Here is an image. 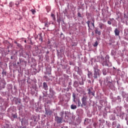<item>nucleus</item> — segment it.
<instances>
[{
	"label": "nucleus",
	"instance_id": "obj_34",
	"mask_svg": "<svg viewBox=\"0 0 128 128\" xmlns=\"http://www.w3.org/2000/svg\"><path fill=\"white\" fill-rule=\"evenodd\" d=\"M10 6H12V2L10 3Z\"/></svg>",
	"mask_w": 128,
	"mask_h": 128
},
{
	"label": "nucleus",
	"instance_id": "obj_43",
	"mask_svg": "<svg viewBox=\"0 0 128 128\" xmlns=\"http://www.w3.org/2000/svg\"><path fill=\"white\" fill-rule=\"evenodd\" d=\"M127 124H128V120L127 121Z\"/></svg>",
	"mask_w": 128,
	"mask_h": 128
},
{
	"label": "nucleus",
	"instance_id": "obj_37",
	"mask_svg": "<svg viewBox=\"0 0 128 128\" xmlns=\"http://www.w3.org/2000/svg\"><path fill=\"white\" fill-rule=\"evenodd\" d=\"M14 44H16V45L18 44L16 41H14Z\"/></svg>",
	"mask_w": 128,
	"mask_h": 128
},
{
	"label": "nucleus",
	"instance_id": "obj_29",
	"mask_svg": "<svg viewBox=\"0 0 128 128\" xmlns=\"http://www.w3.org/2000/svg\"><path fill=\"white\" fill-rule=\"evenodd\" d=\"M48 24H49V26H50V24H54V22H52V21H50V22H48Z\"/></svg>",
	"mask_w": 128,
	"mask_h": 128
},
{
	"label": "nucleus",
	"instance_id": "obj_39",
	"mask_svg": "<svg viewBox=\"0 0 128 128\" xmlns=\"http://www.w3.org/2000/svg\"><path fill=\"white\" fill-rule=\"evenodd\" d=\"M64 36V34H60V36Z\"/></svg>",
	"mask_w": 128,
	"mask_h": 128
},
{
	"label": "nucleus",
	"instance_id": "obj_12",
	"mask_svg": "<svg viewBox=\"0 0 128 128\" xmlns=\"http://www.w3.org/2000/svg\"><path fill=\"white\" fill-rule=\"evenodd\" d=\"M45 20H46V22H44V26H46V28H48V26H50V24L48 22V18H46L45 19Z\"/></svg>",
	"mask_w": 128,
	"mask_h": 128
},
{
	"label": "nucleus",
	"instance_id": "obj_18",
	"mask_svg": "<svg viewBox=\"0 0 128 128\" xmlns=\"http://www.w3.org/2000/svg\"><path fill=\"white\" fill-rule=\"evenodd\" d=\"M51 16L53 20H56V15H54V14H51Z\"/></svg>",
	"mask_w": 128,
	"mask_h": 128
},
{
	"label": "nucleus",
	"instance_id": "obj_38",
	"mask_svg": "<svg viewBox=\"0 0 128 128\" xmlns=\"http://www.w3.org/2000/svg\"><path fill=\"white\" fill-rule=\"evenodd\" d=\"M50 54V51H47V52H46V54Z\"/></svg>",
	"mask_w": 128,
	"mask_h": 128
},
{
	"label": "nucleus",
	"instance_id": "obj_17",
	"mask_svg": "<svg viewBox=\"0 0 128 128\" xmlns=\"http://www.w3.org/2000/svg\"><path fill=\"white\" fill-rule=\"evenodd\" d=\"M72 98H73V102H76V94L73 93Z\"/></svg>",
	"mask_w": 128,
	"mask_h": 128
},
{
	"label": "nucleus",
	"instance_id": "obj_27",
	"mask_svg": "<svg viewBox=\"0 0 128 128\" xmlns=\"http://www.w3.org/2000/svg\"><path fill=\"white\" fill-rule=\"evenodd\" d=\"M90 20H88L87 22H86V24H87L89 28H90Z\"/></svg>",
	"mask_w": 128,
	"mask_h": 128
},
{
	"label": "nucleus",
	"instance_id": "obj_1",
	"mask_svg": "<svg viewBox=\"0 0 128 128\" xmlns=\"http://www.w3.org/2000/svg\"><path fill=\"white\" fill-rule=\"evenodd\" d=\"M102 73L100 72V70L97 68H94V78H100Z\"/></svg>",
	"mask_w": 128,
	"mask_h": 128
},
{
	"label": "nucleus",
	"instance_id": "obj_7",
	"mask_svg": "<svg viewBox=\"0 0 128 128\" xmlns=\"http://www.w3.org/2000/svg\"><path fill=\"white\" fill-rule=\"evenodd\" d=\"M36 40H37V38H38L40 42H42V36L41 34H38L36 37H35Z\"/></svg>",
	"mask_w": 128,
	"mask_h": 128
},
{
	"label": "nucleus",
	"instance_id": "obj_45",
	"mask_svg": "<svg viewBox=\"0 0 128 128\" xmlns=\"http://www.w3.org/2000/svg\"><path fill=\"white\" fill-rule=\"evenodd\" d=\"M44 77H45V78H46V76H45Z\"/></svg>",
	"mask_w": 128,
	"mask_h": 128
},
{
	"label": "nucleus",
	"instance_id": "obj_30",
	"mask_svg": "<svg viewBox=\"0 0 128 128\" xmlns=\"http://www.w3.org/2000/svg\"><path fill=\"white\" fill-rule=\"evenodd\" d=\"M12 116L14 118H18V116H16V114H14Z\"/></svg>",
	"mask_w": 128,
	"mask_h": 128
},
{
	"label": "nucleus",
	"instance_id": "obj_41",
	"mask_svg": "<svg viewBox=\"0 0 128 128\" xmlns=\"http://www.w3.org/2000/svg\"><path fill=\"white\" fill-rule=\"evenodd\" d=\"M24 42L25 43H26V40H24Z\"/></svg>",
	"mask_w": 128,
	"mask_h": 128
},
{
	"label": "nucleus",
	"instance_id": "obj_24",
	"mask_svg": "<svg viewBox=\"0 0 128 128\" xmlns=\"http://www.w3.org/2000/svg\"><path fill=\"white\" fill-rule=\"evenodd\" d=\"M98 41H96L94 43V46H98Z\"/></svg>",
	"mask_w": 128,
	"mask_h": 128
},
{
	"label": "nucleus",
	"instance_id": "obj_4",
	"mask_svg": "<svg viewBox=\"0 0 128 128\" xmlns=\"http://www.w3.org/2000/svg\"><path fill=\"white\" fill-rule=\"evenodd\" d=\"M110 56L108 55H106L105 57V60L103 62V66H108V62H110Z\"/></svg>",
	"mask_w": 128,
	"mask_h": 128
},
{
	"label": "nucleus",
	"instance_id": "obj_21",
	"mask_svg": "<svg viewBox=\"0 0 128 128\" xmlns=\"http://www.w3.org/2000/svg\"><path fill=\"white\" fill-rule=\"evenodd\" d=\"M30 12H32V14H36V10L32 9L30 10Z\"/></svg>",
	"mask_w": 128,
	"mask_h": 128
},
{
	"label": "nucleus",
	"instance_id": "obj_11",
	"mask_svg": "<svg viewBox=\"0 0 128 128\" xmlns=\"http://www.w3.org/2000/svg\"><path fill=\"white\" fill-rule=\"evenodd\" d=\"M104 26H106V25H104V24H102V22L99 24V28L100 30L104 28Z\"/></svg>",
	"mask_w": 128,
	"mask_h": 128
},
{
	"label": "nucleus",
	"instance_id": "obj_32",
	"mask_svg": "<svg viewBox=\"0 0 128 128\" xmlns=\"http://www.w3.org/2000/svg\"><path fill=\"white\" fill-rule=\"evenodd\" d=\"M74 84H78V82H77V81H76L74 82Z\"/></svg>",
	"mask_w": 128,
	"mask_h": 128
},
{
	"label": "nucleus",
	"instance_id": "obj_5",
	"mask_svg": "<svg viewBox=\"0 0 128 128\" xmlns=\"http://www.w3.org/2000/svg\"><path fill=\"white\" fill-rule=\"evenodd\" d=\"M106 84L110 88H114V84L112 82L110 81H108V80H106Z\"/></svg>",
	"mask_w": 128,
	"mask_h": 128
},
{
	"label": "nucleus",
	"instance_id": "obj_31",
	"mask_svg": "<svg viewBox=\"0 0 128 128\" xmlns=\"http://www.w3.org/2000/svg\"><path fill=\"white\" fill-rule=\"evenodd\" d=\"M80 86H84V81H82V82H80Z\"/></svg>",
	"mask_w": 128,
	"mask_h": 128
},
{
	"label": "nucleus",
	"instance_id": "obj_14",
	"mask_svg": "<svg viewBox=\"0 0 128 128\" xmlns=\"http://www.w3.org/2000/svg\"><path fill=\"white\" fill-rule=\"evenodd\" d=\"M88 76L89 78H90V76H92V73L90 71H88Z\"/></svg>",
	"mask_w": 128,
	"mask_h": 128
},
{
	"label": "nucleus",
	"instance_id": "obj_40",
	"mask_svg": "<svg viewBox=\"0 0 128 128\" xmlns=\"http://www.w3.org/2000/svg\"><path fill=\"white\" fill-rule=\"evenodd\" d=\"M12 58H12V56L10 57V59H11V60H12Z\"/></svg>",
	"mask_w": 128,
	"mask_h": 128
},
{
	"label": "nucleus",
	"instance_id": "obj_44",
	"mask_svg": "<svg viewBox=\"0 0 128 128\" xmlns=\"http://www.w3.org/2000/svg\"><path fill=\"white\" fill-rule=\"evenodd\" d=\"M102 58V60H104V58Z\"/></svg>",
	"mask_w": 128,
	"mask_h": 128
},
{
	"label": "nucleus",
	"instance_id": "obj_42",
	"mask_svg": "<svg viewBox=\"0 0 128 128\" xmlns=\"http://www.w3.org/2000/svg\"><path fill=\"white\" fill-rule=\"evenodd\" d=\"M103 74H104V76H106V74H104V73H103Z\"/></svg>",
	"mask_w": 128,
	"mask_h": 128
},
{
	"label": "nucleus",
	"instance_id": "obj_9",
	"mask_svg": "<svg viewBox=\"0 0 128 128\" xmlns=\"http://www.w3.org/2000/svg\"><path fill=\"white\" fill-rule=\"evenodd\" d=\"M88 94H89V96H90V94H92V96H94V91L92 92V90L89 88L88 90Z\"/></svg>",
	"mask_w": 128,
	"mask_h": 128
},
{
	"label": "nucleus",
	"instance_id": "obj_2",
	"mask_svg": "<svg viewBox=\"0 0 128 128\" xmlns=\"http://www.w3.org/2000/svg\"><path fill=\"white\" fill-rule=\"evenodd\" d=\"M88 96H83L82 98L81 99L82 102V104L84 106H86V104H88Z\"/></svg>",
	"mask_w": 128,
	"mask_h": 128
},
{
	"label": "nucleus",
	"instance_id": "obj_22",
	"mask_svg": "<svg viewBox=\"0 0 128 128\" xmlns=\"http://www.w3.org/2000/svg\"><path fill=\"white\" fill-rule=\"evenodd\" d=\"M124 20H128V16L125 13L124 14Z\"/></svg>",
	"mask_w": 128,
	"mask_h": 128
},
{
	"label": "nucleus",
	"instance_id": "obj_33",
	"mask_svg": "<svg viewBox=\"0 0 128 128\" xmlns=\"http://www.w3.org/2000/svg\"><path fill=\"white\" fill-rule=\"evenodd\" d=\"M108 24H112V22L110 21H108Z\"/></svg>",
	"mask_w": 128,
	"mask_h": 128
},
{
	"label": "nucleus",
	"instance_id": "obj_6",
	"mask_svg": "<svg viewBox=\"0 0 128 128\" xmlns=\"http://www.w3.org/2000/svg\"><path fill=\"white\" fill-rule=\"evenodd\" d=\"M43 88L45 90H48V84H46V82L43 83Z\"/></svg>",
	"mask_w": 128,
	"mask_h": 128
},
{
	"label": "nucleus",
	"instance_id": "obj_46",
	"mask_svg": "<svg viewBox=\"0 0 128 128\" xmlns=\"http://www.w3.org/2000/svg\"><path fill=\"white\" fill-rule=\"evenodd\" d=\"M120 0L122 1V0Z\"/></svg>",
	"mask_w": 128,
	"mask_h": 128
},
{
	"label": "nucleus",
	"instance_id": "obj_3",
	"mask_svg": "<svg viewBox=\"0 0 128 128\" xmlns=\"http://www.w3.org/2000/svg\"><path fill=\"white\" fill-rule=\"evenodd\" d=\"M64 118L62 117H60L58 116H55V120L58 124L62 123Z\"/></svg>",
	"mask_w": 128,
	"mask_h": 128
},
{
	"label": "nucleus",
	"instance_id": "obj_23",
	"mask_svg": "<svg viewBox=\"0 0 128 128\" xmlns=\"http://www.w3.org/2000/svg\"><path fill=\"white\" fill-rule=\"evenodd\" d=\"M17 46H18V48H22V45L18 43L17 44Z\"/></svg>",
	"mask_w": 128,
	"mask_h": 128
},
{
	"label": "nucleus",
	"instance_id": "obj_10",
	"mask_svg": "<svg viewBox=\"0 0 128 128\" xmlns=\"http://www.w3.org/2000/svg\"><path fill=\"white\" fill-rule=\"evenodd\" d=\"M95 34H98V36H100V34H102V32L100 30H98V28H96L95 30Z\"/></svg>",
	"mask_w": 128,
	"mask_h": 128
},
{
	"label": "nucleus",
	"instance_id": "obj_20",
	"mask_svg": "<svg viewBox=\"0 0 128 128\" xmlns=\"http://www.w3.org/2000/svg\"><path fill=\"white\" fill-rule=\"evenodd\" d=\"M60 114H61V118H64V111H62L60 112Z\"/></svg>",
	"mask_w": 128,
	"mask_h": 128
},
{
	"label": "nucleus",
	"instance_id": "obj_28",
	"mask_svg": "<svg viewBox=\"0 0 128 128\" xmlns=\"http://www.w3.org/2000/svg\"><path fill=\"white\" fill-rule=\"evenodd\" d=\"M78 16L79 18H82V14H80V13L78 12Z\"/></svg>",
	"mask_w": 128,
	"mask_h": 128
},
{
	"label": "nucleus",
	"instance_id": "obj_13",
	"mask_svg": "<svg viewBox=\"0 0 128 128\" xmlns=\"http://www.w3.org/2000/svg\"><path fill=\"white\" fill-rule=\"evenodd\" d=\"M114 32L115 34V36H120V30H118V28H116Z\"/></svg>",
	"mask_w": 128,
	"mask_h": 128
},
{
	"label": "nucleus",
	"instance_id": "obj_36",
	"mask_svg": "<svg viewBox=\"0 0 128 128\" xmlns=\"http://www.w3.org/2000/svg\"><path fill=\"white\" fill-rule=\"evenodd\" d=\"M116 128H120V125L118 124Z\"/></svg>",
	"mask_w": 128,
	"mask_h": 128
},
{
	"label": "nucleus",
	"instance_id": "obj_35",
	"mask_svg": "<svg viewBox=\"0 0 128 128\" xmlns=\"http://www.w3.org/2000/svg\"><path fill=\"white\" fill-rule=\"evenodd\" d=\"M103 22H106V19H102Z\"/></svg>",
	"mask_w": 128,
	"mask_h": 128
},
{
	"label": "nucleus",
	"instance_id": "obj_19",
	"mask_svg": "<svg viewBox=\"0 0 128 128\" xmlns=\"http://www.w3.org/2000/svg\"><path fill=\"white\" fill-rule=\"evenodd\" d=\"M84 106L82 104V102H80V100H78V106Z\"/></svg>",
	"mask_w": 128,
	"mask_h": 128
},
{
	"label": "nucleus",
	"instance_id": "obj_16",
	"mask_svg": "<svg viewBox=\"0 0 128 128\" xmlns=\"http://www.w3.org/2000/svg\"><path fill=\"white\" fill-rule=\"evenodd\" d=\"M72 110H76V106L72 104L70 106Z\"/></svg>",
	"mask_w": 128,
	"mask_h": 128
},
{
	"label": "nucleus",
	"instance_id": "obj_26",
	"mask_svg": "<svg viewBox=\"0 0 128 128\" xmlns=\"http://www.w3.org/2000/svg\"><path fill=\"white\" fill-rule=\"evenodd\" d=\"M93 22L92 23V24L93 28H94V20L92 19Z\"/></svg>",
	"mask_w": 128,
	"mask_h": 128
},
{
	"label": "nucleus",
	"instance_id": "obj_15",
	"mask_svg": "<svg viewBox=\"0 0 128 128\" xmlns=\"http://www.w3.org/2000/svg\"><path fill=\"white\" fill-rule=\"evenodd\" d=\"M0 84L2 85L1 86L2 88H4V86H6V83L2 82L0 83Z\"/></svg>",
	"mask_w": 128,
	"mask_h": 128
},
{
	"label": "nucleus",
	"instance_id": "obj_25",
	"mask_svg": "<svg viewBox=\"0 0 128 128\" xmlns=\"http://www.w3.org/2000/svg\"><path fill=\"white\" fill-rule=\"evenodd\" d=\"M2 74L3 76H6V72H4V70H3V71L2 72Z\"/></svg>",
	"mask_w": 128,
	"mask_h": 128
},
{
	"label": "nucleus",
	"instance_id": "obj_8",
	"mask_svg": "<svg viewBox=\"0 0 128 128\" xmlns=\"http://www.w3.org/2000/svg\"><path fill=\"white\" fill-rule=\"evenodd\" d=\"M45 114L46 116H48V114L50 116L52 114V110L45 108Z\"/></svg>",
	"mask_w": 128,
	"mask_h": 128
}]
</instances>
